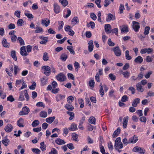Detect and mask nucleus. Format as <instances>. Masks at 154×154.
I'll return each mask as SVG.
<instances>
[{
  "mask_svg": "<svg viewBox=\"0 0 154 154\" xmlns=\"http://www.w3.org/2000/svg\"><path fill=\"white\" fill-rule=\"evenodd\" d=\"M40 116L42 118H45L47 116V112L45 111H42L40 112Z\"/></svg>",
  "mask_w": 154,
  "mask_h": 154,
  "instance_id": "33",
  "label": "nucleus"
},
{
  "mask_svg": "<svg viewBox=\"0 0 154 154\" xmlns=\"http://www.w3.org/2000/svg\"><path fill=\"white\" fill-rule=\"evenodd\" d=\"M24 122V120L22 118H20L17 122L18 126L20 127H23L24 125L23 124Z\"/></svg>",
  "mask_w": 154,
  "mask_h": 154,
  "instance_id": "21",
  "label": "nucleus"
},
{
  "mask_svg": "<svg viewBox=\"0 0 154 154\" xmlns=\"http://www.w3.org/2000/svg\"><path fill=\"white\" fill-rule=\"evenodd\" d=\"M11 56L13 59L16 61L17 60V57L16 55V52L15 51H12L11 52Z\"/></svg>",
  "mask_w": 154,
  "mask_h": 154,
  "instance_id": "39",
  "label": "nucleus"
},
{
  "mask_svg": "<svg viewBox=\"0 0 154 154\" xmlns=\"http://www.w3.org/2000/svg\"><path fill=\"white\" fill-rule=\"evenodd\" d=\"M13 128L12 125L10 124H8L5 127V130L7 132H11Z\"/></svg>",
  "mask_w": 154,
  "mask_h": 154,
  "instance_id": "13",
  "label": "nucleus"
},
{
  "mask_svg": "<svg viewBox=\"0 0 154 154\" xmlns=\"http://www.w3.org/2000/svg\"><path fill=\"white\" fill-rule=\"evenodd\" d=\"M55 118V116L50 117L46 119V121L49 124H51L53 122Z\"/></svg>",
  "mask_w": 154,
  "mask_h": 154,
  "instance_id": "24",
  "label": "nucleus"
},
{
  "mask_svg": "<svg viewBox=\"0 0 154 154\" xmlns=\"http://www.w3.org/2000/svg\"><path fill=\"white\" fill-rule=\"evenodd\" d=\"M39 124V122L38 120H35L32 122V125L33 127H35L37 126Z\"/></svg>",
  "mask_w": 154,
  "mask_h": 154,
  "instance_id": "42",
  "label": "nucleus"
},
{
  "mask_svg": "<svg viewBox=\"0 0 154 154\" xmlns=\"http://www.w3.org/2000/svg\"><path fill=\"white\" fill-rule=\"evenodd\" d=\"M42 69L44 71V73L46 75H50L51 72V67L48 66H44L42 67Z\"/></svg>",
  "mask_w": 154,
  "mask_h": 154,
  "instance_id": "1",
  "label": "nucleus"
},
{
  "mask_svg": "<svg viewBox=\"0 0 154 154\" xmlns=\"http://www.w3.org/2000/svg\"><path fill=\"white\" fill-rule=\"evenodd\" d=\"M2 44L5 47L8 48L10 46L9 43L7 42V40L5 38L3 39L2 42Z\"/></svg>",
  "mask_w": 154,
  "mask_h": 154,
  "instance_id": "19",
  "label": "nucleus"
},
{
  "mask_svg": "<svg viewBox=\"0 0 154 154\" xmlns=\"http://www.w3.org/2000/svg\"><path fill=\"white\" fill-rule=\"evenodd\" d=\"M72 138L73 140L75 141L78 142L79 141L78 137L79 135L73 133H72Z\"/></svg>",
  "mask_w": 154,
  "mask_h": 154,
  "instance_id": "25",
  "label": "nucleus"
},
{
  "mask_svg": "<svg viewBox=\"0 0 154 154\" xmlns=\"http://www.w3.org/2000/svg\"><path fill=\"white\" fill-rule=\"evenodd\" d=\"M128 97L126 95H124L122 98L121 101L122 102H126L128 100Z\"/></svg>",
  "mask_w": 154,
  "mask_h": 154,
  "instance_id": "55",
  "label": "nucleus"
},
{
  "mask_svg": "<svg viewBox=\"0 0 154 154\" xmlns=\"http://www.w3.org/2000/svg\"><path fill=\"white\" fill-rule=\"evenodd\" d=\"M120 131L121 130L120 128H118L114 132L112 135L113 137L115 138L117 136L118 134L120 133Z\"/></svg>",
  "mask_w": 154,
  "mask_h": 154,
  "instance_id": "23",
  "label": "nucleus"
},
{
  "mask_svg": "<svg viewBox=\"0 0 154 154\" xmlns=\"http://www.w3.org/2000/svg\"><path fill=\"white\" fill-rule=\"evenodd\" d=\"M47 19L46 20L45 19H43L42 20L41 24L43 26H45L47 27L49 24L50 21L49 20L48 21H47Z\"/></svg>",
  "mask_w": 154,
  "mask_h": 154,
  "instance_id": "16",
  "label": "nucleus"
},
{
  "mask_svg": "<svg viewBox=\"0 0 154 154\" xmlns=\"http://www.w3.org/2000/svg\"><path fill=\"white\" fill-rule=\"evenodd\" d=\"M57 79L60 82H63L66 79V77L63 73H60L56 75Z\"/></svg>",
  "mask_w": 154,
  "mask_h": 154,
  "instance_id": "3",
  "label": "nucleus"
},
{
  "mask_svg": "<svg viewBox=\"0 0 154 154\" xmlns=\"http://www.w3.org/2000/svg\"><path fill=\"white\" fill-rule=\"evenodd\" d=\"M137 137L134 135L133 137L130 138L129 139V143H135L138 140Z\"/></svg>",
  "mask_w": 154,
  "mask_h": 154,
  "instance_id": "9",
  "label": "nucleus"
},
{
  "mask_svg": "<svg viewBox=\"0 0 154 154\" xmlns=\"http://www.w3.org/2000/svg\"><path fill=\"white\" fill-rule=\"evenodd\" d=\"M74 65L75 67V70L76 72H78V69L80 68L79 64V63L76 62L75 61V63H74Z\"/></svg>",
  "mask_w": 154,
  "mask_h": 154,
  "instance_id": "45",
  "label": "nucleus"
},
{
  "mask_svg": "<svg viewBox=\"0 0 154 154\" xmlns=\"http://www.w3.org/2000/svg\"><path fill=\"white\" fill-rule=\"evenodd\" d=\"M54 10L56 14L59 13L60 10V7L57 3H54Z\"/></svg>",
  "mask_w": 154,
  "mask_h": 154,
  "instance_id": "10",
  "label": "nucleus"
},
{
  "mask_svg": "<svg viewBox=\"0 0 154 154\" xmlns=\"http://www.w3.org/2000/svg\"><path fill=\"white\" fill-rule=\"evenodd\" d=\"M67 49L69 50L70 53L73 54H75V51L73 49V47L72 46H67Z\"/></svg>",
  "mask_w": 154,
  "mask_h": 154,
  "instance_id": "36",
  "label": "nucleus"
},
{
  "mask_svg": "<svg viewBox=\"0 0 154 154\" xmlns=\"http://www.w3.org/2000/svg\"><path fill=\"white\" fill-rule=\"evenodd\" d=\"M7 100L11 102H13L14 101L15 99L12 95H10L7 98Z\"/></svg>",
  "mask_w": 154,
  "mask_h": 154,
  "instance_id": "48",
  "label": "nucleus"
},
{
  "mask_svg": "<svg viewBox=\"0 0 154 154\" xmlns=\"http://www.w3.org/2000/svg\"><path fill=\"white\" fill-rule=\"evenodd\" d=\"M15 28V25L14 24L11 23L8 26V28L9 29H13Z\"/></svg>",
  "mask_w": 154,
  "mask_h": 154,
  "instance_id": "64",
  "label": "nucleus"
},
{
  "mask_svg": "<svg viewBox=\"0 0 154 154\" xmlns=\"http://www.w3.org/2000/svg\"><path fill=\"white\" fill-rule=\"evenodd\" d=\"M66 113L68 114L70 116V117L69 118V119L70 120H72L74 117V113L73 112H70L69 111L67 112Z\"/></svg>",
  "mask_w": 154,
  "mask_h": 154,
  "instance_id": "40",
  "label": "nucleus"
},
{
  "mask_svg": "<svg viewBox=\"0 0 154 154\" xmlns=\"http://www.w3.org/2000/svg\"><path fill=\"white\" fill-rule=\"evenodd\" d=\"M96 121V119L93 116L90 117L89 119V123L93 124H95Z\"/></svg>",
  "mask_w": 154,
  "mask_h": 154,
  "instance_id": "27",
  "label": "nucleus"
},
{
  "mask_svg": "<svg viewBox=\"0 0 154 154\" xmlns=\"http://www.w3.org/2000/svg\"><path fill=\"white\" fill-rule=\"evenodd\" d=\"M36 86V84L35 82H33L32 85L29 87V88L30 89L33 90L35 89Z\"/></svg>",
  "mask_w": 154,
  "mask_h": 154,
  "instance_id": "59",
  "label": "nucleus"
},
{
  "mask_svg": "<svg viewBox=\"0 0 154 154\" xmlns=\"http://www.w3.org/2000/svg\"><path fill=\"white\" fill-rule=\"evenodd\" d=\"M69 129L72 131L77 130V125L74 123L72 124L71 125V127L69 128Z\"/></svg>",
  "mask_w": 154,
  "mask_h": 154,
  "instance_id": "22",
  "label": "nucleus"
},
{
  "mask_svg": "<svg viewBox=\"0 0 154 154\" xmlns=\"http://www.w3.org/2000/svg\"><path fill=\"white\" fill-rule=\"evenodd\" d=\"M94 45L92 40H90L88 43V50L90 52H91L93 50Z\"/></svg>",
  "mask_w": 154,
  "mask_h": 154,
  "instance_id": "12",
  "label": "nucleus"
},
{
  "mask_svg": "<svg viewBox=\"0 0 154 154\" xmlns=\"http://www.w3.org/2000/svg\"><path fill=\"white\" fill-rule=\"evenodd\" d=\"M100 88L99 90L100 93L101 97H103L104 94V92L103 90V85L101 83H100Z\"/></svg>",
  "mask_w": 154,
  "mask_h": 154,
  "instance_id": "29",
  "label": "nucleus"
},
{
  "mask_svg": "<svg viewBox=\"0 0 154 154\" xmlns=\"http://www.w3.org/2000/svg\"><path fill=\"white\" fill-rule=\"evenodd\" d=\"M55 143L59 145H61L64 144L66 143V142L64 140L60 139L57 138L55 141Z\"/></svg>",
  "mask_w": 154,
  "mask_h": 154,
  "instance_id": "18",
  "label": "nucleus"
},
{
  "mask_svg": "<svg viewBox=\"0 0 154 154\" xmlns=\"http://www.w3.org/2000/svg\"><path fill=\"white\" fill-rule=\"evenodd\" d=\"M118 29L117 28H115L112 30H110V32H109V33H115L116 35H117L118 31Z\"/></svg>",
  "mask_w": 154,
  "mask_h": 154,
  "instance_id": "47",
  "label": "nucleus"
},
{
  "mask_svg": "<svg viewBox=\"0 0 154 154\" xmlns=\"http://www.w3.org/2000/svg\"><path fill=\"white\" fill-rule=\"evenodd\" d=\"M90 15L91 18H92L94 20H96L97 17L95 14L93 13H91L90 14Z\"/></svg>",
  "mask_w": 154,
  "mask_h": 154,
  "instance_id": "50",
  "label": "nucleus"
},
{
  "mask_svg": "<svg viewBox=\"0 0 154 154\" xmlns=\"http://www.w3.org/2000/svg\"><path fill=\"white\" fill-rule=\"evenodd\" d=\"M132 28L135 31L137 32L140 28L139 23L137 22L133 21L132 22Z\"/></svg>",
  "mask_w": 154,
  "mask_h": 154,
  "instance_id": "4",
  "label": "nucleus"
},
{
  "mask_svg": "<svg viewBox=\"0 0 154 154\" xmlns=\"http://www.w3.org/2000/svg\"><path fill=\"white\" fill-rule=\"evenodd\" d=\"M134 61L135 63H140L143 62V59L141 57L138 56L135 59Z\"/></svg>",
  "mask_w": 154,
  "mask_h": 154,
  "instance_id": "26",
  "label": "nucleus"
},
{
  "mask_svg": "<svg viewBox=\"0 0 154 154\" xmlns=\"http://www.w3.org/2000/svg\"><path fill=\"white\" fill-rule=\"evenodd\" d=\"M150 29L149 26H146L145 27L144 32V34L145 35H147L149 34Z\"/></svg>",
  "mask_w": 154,
  "mask_h": 154,
  "instance_id": "46",
  "label": "nucleus"
},
{
  "mask_svg": "<svg viewBox=\"0 0 154 154\" xmlns=\"http://www.w3.org/2000/svg\"><path fill=\"white\" fill-rule=\"evenodd\" d=\"M20 11H16L14 13V15L17 17L20 18Z\"/></svg>",
  "mask_w": 154,
  "mask_h": 154,
  "instance_id": "62",
  "label": "nucleus"
},
{
  "mask_svg": "<svg viewBox=\"0 0 154 154\" xmlns=\"http://www.w3.org/2000/svg\"><path fill=\"white\" fill-rule=\"evenodd\" d=\"M43 59L45 61H46L48 60L49 57H48V55L47 53L45 52L44 54Z\"/></svg>",
  "mask_w": 154,
  "mask_h": 154,
  "instance_id": "43",
  "label": "nucleus"
},
{
  "mask_svg": "<svg viewBox=\"0 0 154 154\" xmlns=\"http://www.w3.org/2000/svg\"><path fill=\"white\" fill-rule=\"evenodd\" d=\"M137 90L138 91L140 92H143V88H142V86L141 85L140 83H138L136 85Z\"/></svg>",
  "mask_w": 154,
  "mask_h": 154,
  "instance_id": "31",
  "label": "nucleus"
},
{
  "mask_svg": "<svg viewBox=\"0 0 154 154\" xmlns=\"http://www.w3.org/2000/svg\"><path fill=\"white\" fill-rule=\"evenodd\" d=\"M78 102L79 104H80V108H83L84 106V103L83 99L79 98L78 99Z\"/></svg>",
  "mask_w": 154,
  "mask_h": 154,
  "instance_id": "34",
  "label": "nucleus"
},
{
  "mask_svg": "<svg viewBox=\"0 0 154 154\" xmlns=\"http://www.w3.org/2000/svg\"><path fill=\"white\" fill-rule=\"evenodd\" d=\"M60 58L63 61H65L67 58V56L65 53H63L60 56Z\"/></svg>",
  "mask_w": 154,
  "mask_h": 154,
  "instance_id": "37",
  "label": "nucleus"
},
{
  "mask_svg": "<svg viewBox=\"0 0 154 154\" xmlns=\"http://www.w3.org/2000/svg\"><path fill=\"white\" fill-rule=\"evenodd\" d=\"M128 117L126 116L124 118L123 121V127L124 128H126L128 121Z\"/></svg>",
  "mask_w": 154,
  "mask_h": 154,
  "instance_id": "15",
  "label": "nucleus"
},
{
  "mask_svg": "<svg viewBox=\"0 0 154 154\" xmlns=\"http://www.w3.org/2000/svg\"><path fill=\"white\" fill-rule=\"evenodd\" d=\"M125 56L126 59L127 60H130L131 59V57L129 55V51L127 50L125 52Z\"/></svg>",
  "mask_w": 154,
  "mask_h": 154,
  "instance_id": "35",
  "label": "nucleus"
},
{
  "mask_svg": "<svg viewBox=\"0 0 154 154\" xmlns=\"http://www.w3.org/2000/svg\"><path fill=\"white\" fill-rule=\"evenodd\" d=\"M32 150L33 152H35L36 154H39L41 152L40 150L38 149L33 148Z\"/></svg>",
  "mask_w": 154,
  "mask_h": 154,
  "instance_id": "52",
  "label": "nucleus"
},
{
  "mask_svg": "<svg viewBox=\"0 0 154 154\" xmlns=\"http://www.w3.org/2000/svg\"><path fill=\"white\" fill-rule=\"evenodd\" d=\"M140 99L139 98H136L134 99L132 103V106L134 107H136L137 104L140 103Z\"/></svg>",
  "mask_w": 154,
  "mask_h": 154,
  "instance_id": "14",
  "label": "nucleus"
},
{
  "mask_svg": "<svg viewBox=\"0 0 154 154\" xmlns=\"http://www.w3.org/2000/svg\"><path fill=\"white\" fill-rule=\"evenodd\" d=\"M122 74L124 75L125 78H128L130 75V73L127 71H126L123 72L122 73Z\"/></svg>",
  "mask_w": 154,
  "mask_h": 154,
  "instance_id": "51",
  "label": "nucleus"
},
{
  "mask_svg": "<svg viewBox=\"0 0 154 154\" xmlns=\"http://www.w3.org/2000/svg\"><path fill=\"white\" fill-rule=\"evenodd\" d=\"M40 149L42 151H44L46 150V145H45L44 142H43L40 143Z\"/></svg>",
  "mask_w": 154,
  "mask_h": 154,
  "instance_id": "41",
  "label": "nucleus"
},
{
  "mask_svg": "<svg viewBox=\"0 0 154 154\" xmlns=\"http://www.w3.org/2000/svg\"><path fill=\"white\" fill-rule=\"evenodd\" d=\"M2 142L5 146H7L10 142V140L6 138L2 140Z\"/></svg>",
  "mask_w": 154,
  "mask_h": 154,
  "instance_id": "32",
  "label": "nucleus"
},
{
  "mask_svg": "<svg viewBox=\"0 0 154 154\" xmlns=\"http://www.w3.org/2000/svg\"><path fill=\"white\" fill-rule=\"evenodd\" d=\"M59 26L58 27V29L60 30L62 28L63 26V21H60L58 22Z\"/></svg>",
  "mask_w": 154,
  "mask_h": 154,
  "instance_id": "56",
  "label": "nucleus"
},
{
  "mask_svg": "<svg viewBox=\"0 0 154 154\" xmlns=\"http://www.w3.org/2000/svg\"><path fill=\"white\" fill-rule=\"evenodd\" d=\"M108 44L110 46H113L115 45V44L112 42L110 38H109L108 41Z\"/></svg>",
  "mask_w": 154,
  "mask_h": 154,
  "instance_id": "49",
  "label": "nucleus"
},
{
  "mask_svg": "<svg viewBox=\"0 0 154 154\" xmlns=\"http://www.w3.org/2000/svg\"><path fill=\"white\" fill-rule=\"evenodd\" d=\"M109 76L110 79L114 81L116 79V76L113 74L110 73L109 75Z\"/></svg>",
  "mask_w": 154,
  "mask_h": 154,
  "instance_id": "54",
  "label": "nucleus"
},
{
  "mask_svg": "<svg viewBox=\"0 0 154 154\" xmlns=\"http://www.w3.org/2000/svg\"><path fill=\"white\" fill-rule=\"evenodd\" d=\"M59 2L64 7L66 6L68 3L67 0H59Z\"/></svg>",
  "mask_w": 154,
  "mask_h": 154,
  "instance_id": "28",
  "label": "nucleus"
},
{
  "mask_svg": "<svg viewBox=\"0 0 154 154\" xmlns=\"http://www.w3.org/2000/svg\"><path fill=\"white\" fill-rule=\"evenodd\" d=\"M66 146L69 148V149L71 150L73 149H74V147L73 146V145L72 143L68 144Z\"/></svg>",
  "mask_w": 154,
  "mask_h": 154,
  "instance_id": "60",
  "label": "nucleus"
},
{
  "mask_svg": "<svg viewBox=\"0 0 154 154\" xmlns=\"http://www.w3.org/2000/svg\"><path fill=\"white\" fill-rule=\"evenodd\" d=\"M140 147L136 146H135L133 149V151L135 152H139L140 150Z\"/></svg>",
  "mask_w": 154,
  "mask_h": 154,
  "instance_id": "58",
  "label": "nucleus"
},
{
  "mask_svg": "<svg viewBox=\"0 0 154 154\" xmlns=\"http://www.w3.org/2000/svg\"><path fill=\"white\" fill-rule=\"evenodd\" d=\"M105 32L108 33H109L110 31V29H111V26L109 24H106L105 25Z\"/></svg>",
  "mask_w": 154,
  "mask_h": 154,
  "instance_id": "17",
  "label": "nucleus"
},
{
  "mask_svg": "<svg viewBox=\"0 0 154 154\" xmlns=\"http://www.w3.org/2000/svg\"><path fill=\"white\" fill-rule=\"evenodd\" d=\"M79 21V19L77 17H74L72 20V24L74 25L78 23Z\"/></svg>",
  "mask_w": 154,
  "mask_h": 154,
  "instance_id": "30",
  "label": "nucleus"
},
{
  "mask_svg": "<svg viewBox=\"0 0 154 154\" xmlns=\"http://www.w3.org/2000/svg\"><path fill=\"white\" fill-rule=\"evenodd\" d=\"M17 40L19 41L20 45H25L24 42L21 37H18L17 38Z\"/></svg>",
  "mask_w": 154,
  "mask_h": 154,
  "instance_id": "44",
  "label": "nucleus"
},
{
  "mask_svg": "<svg viewBox=\"0 0 154 154\" xmlns=\"http://www.w3.org/2000/svg\"><path fill=\"white\" fill-rule=\"evenodd\" d=\"M107 15V17L106 19L107 22H109L111 20L113 21L115 20L116 18L114 15H113L111 13L108 14Z\"/></svg>",
  "mask_w": 154,
  "mask_h": 154,
  "instance_id": "7",
  "label": "nucleus"
},
{
  "mask_svg": "<svg viewBox=\"0 0 154 154\" xmlns=\"http://www.w3.org/2000/svg\"><path fill=\"white\" fill-rule=\"evenodd\" d=\"M43 31V29L42 28L39 27V28H36V30H35V33H38L42 32Z\"/></svg>",
  "mask_w": 154,
  "mask_h": 154,
  "instance_id": "57",
  "label": "nucleus"
},
{
  "mask_svg": "<svg viewBox=\"0 0 154 154\" xmlns=\"http://www.w3.org/2000/svg\"><path fill=\"white\" fill-rule=\"evenodd\" d=\"M24 23L22 19H19L18 20L17 23V24L20 26H22L23 23Z\"/></svg>",
  "mask_w": 154,
  "mask_h": 154,
  "instance_id": "53",
  "label": "nucleus"
},
{
  "mask_svg": "<svg viewBox=\"0 0 154 154\" xmlns=\"http://www.w3.org/2000/svg\"><path fill=\"white\" fill-rule=\"evenodd\" d=\"M113 52L115 55L119 57L121 55V51L119 48V47L117 46L113 48Z\"/></svg>",
  "mask_w": 154,
  "mask_h": 154,
  "instance_id": "5",
  "label": "nucleus"
},
{
  "mask_svg": "<svg viewBox=\"0 0 154 154\" xmlns=\"http://www.w3.org/2000/svg\"><path fill=\"white\" fill-rule=\"evenodd\" d=\"M65 108L69 111H72L74 108L73 106L72 105L69 104H66Z\"/></svg>",
  "mask_w": 154,
  "mask_h": 154,
  "instance_id": "20",
  "label": "nucleus"
},
{
  "mask_svg": "<svg viewBox=\"0 0 154 154\" xmlns=\"http://www.w3.org/2000/svg\"><path fill=\"white\" fill-rule=\"evenodd\" d=\"M153 50V49L150 48L142 49H141L140 52L142 54H144L146 53L149 54L151 52H152Z\"/></svg>",
  "mask_w": 154,
  "mask_h": 154,
  "instance_id": "6",
  "label": "nucleus"
},
{
  "mask_svg": "<svg viewBox=\"0 0 154 154\" xmlns=\"http://www.w3.org/2000/svg\"><path fill=\"white\" fill-rule=\"evenodd\" d=\"M121 31L122 32H128V27L126 26L123 27L121 29Z\"/></svg>",
  "mask_w": 154,
  "mask_h": 154,
  "instance_id": "63",
  "label": "nucleus"
},
{
  "mask_svg": "<svg viewBox=\"0 0 154 154\" xmlns=\"http://www.w3.org/2000/svg\"><path fill=\"white\" fill-rule=\"evenodd\" d=\"M48 78L45 76H44L41 79V85L42 86H44L46 85L48 82Z\"/></svg>",
  "mask_w": 154,
  "mask_h": 154,
  "instance_id": "11",
  "label": "nucleus"
},
{
  "mask_svg": "<svg viewBox=\"0 0 154 154\" xmlns=\"http://www.w3.org/2000/svg\"><path fill=\"white\" fill-rule=\"evenodd\" d=\"M20 53L23 56H26L28 54L26 51L25 46H23L20 48Z\"/></svg>",
  "mask_w": 154,
  "mask_h": 154,
  "instance_id": "8",
  "label": "nucleus"
},
{
  "mask_svg": "<svg viewBox=\"0 0 154 154\" xmlns=\"http://www.w3.org/2000/svg\"><path fill=\"white\" fill-rule=\"evenodd\" d=\"M48 37H43L42 39L43 41L40 42L41 44H45L48 42Z\"/></svg>",
  "mask_w": 154,
  "mask_h": 154,
  "instance_id": "38",
  "label": "nucleus"
},
{
  "mask_svg": "<svg viewBox=\"0 0 154 154\" xmlns=\"http://www.w3.org/2000/svg\"><path fill=\"white\" fill-rule=\"evenodd\" d=\"M29 112V109L27 106H25L23 108L22 111L20 112L19 115L20 116L27 115Z\"/></svg>",
  "mask_w": 154,
  "mask_h": 154,
  "instance_id": "2",
  "label": "nucleus"
},
{
  "mask_svg": "<svg viewBox=\"0 0 154 154\" xmlns=\"http://www.w3.org/2000/svg\"><path fill=\"white\" fill-rule=\"evenodd\" d=\"M73 100L74 98L72 96H69L67 98V101L68 102L70 103Z\"/></svg>",
  "mask_w": 154,
  "mask_h": 154,
  "instance_id": "61",
  "label": "nucleus"
}]
</instances>
